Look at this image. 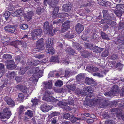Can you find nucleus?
<instances>
[{"label":"nucleus","instance_id":"32","mask_svg":"<svg viewBox=\"0 0 124 124\" xmlns=\"http://www.w3.org/2000/svg\"><path fill=\"white\" fill-rule=\"evenodd\" d=\"M68 16V14L66 13H62L57 14L56 17H67Z\"/></svg>","mask_w":124,"mask_h":124},{"label":"nucleus","instance_id":"31","mask_svg":"<svg viewBox=\"0 0 124 124\" xmlns=\"http://www.w3.org/2000/svg\"><path fill=\"white\" fill-rule=\"evenodd\" d=\"M103 50V48H101L97 46H96L94 48L93 52L97 53H99L102 51Z\"/></svg>","mask_w":124,"mask_h":124},{"label":"nucleus","instance_id":"37","mask_svg":"<svg viewBox=\"0 0 124 124\" xmlns=\"http://www.w3.org/2000/svg\"><path fill=\"white\" fill-rule=\"evenodd\" d=\"M87 68L91 71H97L99 70V69L95 67L90 66H88Z\"/></svg>","mask_w":124,"mask_h":124},{"label":"nucleus","instance_id":"39","mask_svg":"<svg viewBox=\"0 0 124 124\" xmlns=\"http://www.w3.org/2000/svg\"><path fill=\"white\" fill-rule=\"evenodd\" d=\"M109 53L108 50V49H106L102 53L101 56L103 57H106L108 55Z\"/></svg>","mask_w":124,"mask_h":124},{"label":"nucleus","instance_id":"21","mask_svg":"<svg viewBox=\"0 0 124 124\" xmlns=\"http://www.w3.org/2000/svg\"><path fill=\"white\" fill-rule=\"evenodd\" d=\"M84 4H82L80 7V8L81 9H83V8L85 9V7H86L88 6H91V3H93L90 2L87 0H84Z\"/></svg>","mask_w":124,"mask_h":124},{"label":"nucleus","instance_id":"10","mask_svg":"<svg viewBox=\"0 0 124 124\" xmlns=\"http://www.w3.org/2000/svg\"><path fill=\"white\" fill-rule=\"evenodd\" d=\"M52 108V107L51 106H50L46 104L42 105L40 107L41 110L44 112H47Z\"/></svg>","mask_w":124,"mask_h":124},{"label":"nucleus","instance_id":"30","mask_svg":"<svg viewBox=\"0 0 124 124\" xmlns=\"http://www.w3.org/2000/svg\"><path fill=\"white\" fill-rule=\"evenodd\" d=\"M34 14L32 11H30L28 13V15L27 16V20L29 21L32 19V17L33 16Z\"/></svg>","mask_w":124,"mask_h":124},{"label":"nucleus","instance_id":"54","mask_svg":"<svg viewBox=\"0 0 124 124\" xmlns=\"http://www.w3.org/2000/svg\"><path fill=\"white\" fill-rule=\"evenodd\" d=\"M34 69L35 71V73L34 74H36L37 73H42V75H43V73L42 72V71L41 70H39V67H38L35 68H34Z\"/></svg>","mask_w":124,"mask_h":124},{"label":"nucleus","instance_id":"45","mask_svg":"<svg viewBox=\"0 0 124 124\" xmlns=\"http://www.w3.org/2000/svg\"><path fill=\"white\" fill-rule=\"evenodd\" d=\"M40 99H37V98L35 97L34 99L31 100V102H32L33 105H36L38 104L39 100Z\"/></svg>","mask_w":124,"mask_h":124},{"label":"nucleus","instance_id":"26","mask_svg":"<svg viewBox=\"0 0 124 124\" xmlns=\"http://www.w3.org/2000/svg\"><path fill=\"white\" fill-rule=\"evenodd\" d=\"M46 48H48L52 46L53 41L51 38H48L47 40L46 41Z\"/></svg>","mask_w":124,"mask_h":124},{"label":"nucleus","instance_id":"1","mask_svg":"<svg viewBox=\"0 0 124 124\" xmlns=\"http://www.w3.org/2000/svg\"><path fill=\"white\" fill-rule=\"evenodd\" d=\"M52 25H50L49 26V23L48 22H46L44 23V32L45 34H47L52 35Z\"/></svg>","mask_w":124,"mask_h":124},{"label":"nucleus","instance_id":"64","mask_svg":"<svg viewBox=\"0 0 124 124\" xmlns=\"http://www.w3.org/2000/svg\"><path fill=\"white\" fill-rule=\"evenodd\" d=\"M71 115H70L68 113H65L63 115L64 118L65 119H69L70 118V116Z\"/></svg>","mask_w":124,"mask_h":124},{"label":"nucleus","instance_id":"61","mask_svg":"<svg viewBox=\"0 0 124 124\" xmlns=\"http://www.w3.org/2000/svg\"><path fill=\"white\" fill-rule=\"evenodd\" d=\"M16 28L15 27L11 26V28L9 30L8 32L13 33L15 31Z\"/></svg>","mask_w":124,"mask_h":124},{"label":"nucleus","instance_id":"43","mask_svg":"<svg viewBox=\"0 0 124 124\" xmlns=\"http://www.w3.org/2000/svg\"><path fill=\"white\" fill-rule=\"evenodd\" d=\"M1 39L4 41L8 42L10 39L8 37L5 36H2L1 37Z\"/></svg>","mask_w":124,"mask_h":124},{"label":"nucleus","instance_id":"25","mask_svg":"<svg viewBox=\"0 0 124 124\" xmlns=\"http://www.w3.org/2000/svg\"><path fill=\"white\" fill-rule=\"evenodd\" d=\"M108 11L107 10H104L103 11V16L104 18L103 19H107L108 20L109 18V16H111L113 14L112 13H110V15L109 14H107Z\"/></svg>","mask_w":124,"mask_h":124},{"label":"nucleus","instance_id":"58","mask_svg":"<svg viewBox=\"0 0 124 124\" xmlns=\"http://www.w3.org/2000/svg\"><path fill=\"white\" fill-rule=\"evenodd\" d=\"M85 47L86 48H92L93 47L92 45L90 44L85 43Z\"/></svg>","mask_w":124,"mask_h":124},{"label":"nucleus","instance_id":"15","mask_svg":"<svg viewBox=\"0 0 124 124\" xmlns=\"http://www.w3.org/2000/svg\"><path fill=\"white\" fill-rule=\"evenodd\" d=\"M71 8V6L70 3L64 4L63 6L62 9L64 11L67 12L70 11Z\"/></svg>","mask_w":124,"mask_h":124},{"label":"nucleus","instance_id":"34","mask_svg":"<svg viewBox=\"0 0 124 124\" xmlns=\"http://www.w3.org/2000/svg\"><path fill=\"white\" fill-rule=\"evenodd\" d=\"M50 62H55L56 63L59 62V60L58 57H55L52 56L51 57L50 59Z\"/></svg>","mask_w":124,"mask_h":124},{"label":"nucleus","instance_id":"59","mask_svg":"<svg viewBox=\"0 0 124 124\" xmlns=\"http://www.w3.org/2000/svg\"><path fill=\"white\" fill-rule=\"evenodd\" d=\"M57 121V118L56 117L52 118L51 119V123L52 124H55L56 123Z\"/></svg>","mask_w":124,"mask_h":124},{"label":"nucleus","instance_id":"5","mask_svg":"<svg viewBox=\"0 0 124 124\" xmlns=\"http://www.w3.org/2000/svg\"><path fill=\"white\" fill-rule=\"evenodd\" d=\"M3 113V116L0 113V118L1 119H4L5 118L9 119L12 114L9 110V108H6L4 109Z\"/></svg>","mask_w":124,"mask_h":124},{"label":"nucleus","instance_id":"2","mask_svg":"<svg viewBox=\"0 0 124 124\" xmlns=\"http://www.w3.org/2000/svg\"><path fill=\"white\" fill-rule=\"evenodd\" d=\"M119 90L118 87L116 85L114 86L111 88V90L109 92L105 93L104 94L107 96H111L112 95L114 96L118 93Z\"/></svg>","mask_w":124,"mask_h":124},{"label":"nucleus","instance_id":"40","mask_svg":"<svg viewBox=\"0 0 124 124\" xmlns=\"http://www.w3.org/2000/svg\"><path fill=\"white\" fill-rule=\"evenodd\" d=\"M124 41V36L119 35L117 41L119 43L123 42Z\"/></svg>","mask_w":124,"mask_h":124},{"label":"nucleus","instance_id":"16","mask_svg":"<svg viewBox=\"0 0 124 124\" xmlns=\"http://www.w3.org/2000/svg\"><path fill=\"white\" fill-rule=\"evenodd\" d=\"M84 28V26L80 23H78L75 26V30L78 33H79L83 30Z\"/></svg>","mask_w":124,"mask_h":124},{"label":"nucleus","instance_id":"62","mask_svg":"<svg viewBox=\"0 0 124 124\" xmlns=\"http://www.w3.org/2000/svg\"><path fill=\"white\" fill-rule=\"evenodd\" d=\"M44 9L41 8L39 9L36 10V12L38 14H41L44 11Z\"/></svg>","mask_w":124,"mask_h":124},{"label":"nucleus","instance_id":"50","mask_svg":"<svg viewBox=\"0 0 124 124\" xmlns=\"http://www.w3.org/2000/svg\"><path fill=\"white\" fill-rule=\"evenodd\" d=\"M25 114L31 118L33 116V113L32 111L28 110L26 112Z\"/></svg>","mask_w":124,"mask_h":124},{"label":"nucleus","instance_id":"46","mask_svg":"<svg viewBox=\"0 0 124 124\" xmlns=\"http://www.w3.org/2000/svg\"><path fill=\"white\" fill-rule=\"evenodd\" d=\"M63 85V83L61 80H58L55 83V85L56 86L60 87Z\"/></svg>","mask_w":124,"mask_h":124},{"label":"nucleus","instance_id":"35","mask_svg":"<svg viewBox=\"0 0 124 124\" xmlns=\"http://www.w3.org/2000/svg\"><path fill=\"white\" fill-rule=\"evenodd\" d=\"M73 46L74 47L75 49L78 50H80L82 48L80 45L78 43H73Z\"/></svg>","mask_w":124,"mask_h":124},{"label":"nucleus","instance_id":"18","mask_svg":"<svg viewBox=\"0 0 124 124\" xmlns=\"http://www.w3.org/2000/svg\"><path fill=\"white\" fill-rule=\"evenodd\" d=\"M43 83L45 85L44 88L45 89H51L52 87V82L51 80H49L48 81L43 82Z\"/></svg>","mask_w":124,"mask_h":124},{"label":"nucleus","instance_id":"13","mask_svg":"<svg viewBox=\"0 0 124 124\" xmlns=\"http://www.w3.org/2000/svg\"><path fill=\"white\" fill-rule=\"evenodd\" d=\"M7 68L8 69H13L16 67V65L15 64L13 61L10 60L9 61V63L6 66Z\"/></svg>","mask_w":124,"mask_h":124},{"label":"nucleus","instance_id":"49","mask_svg":"<svg viewBox=\"0 0 124 124\" xmlns=\"http://www.w3.org/2000/svg\"><path fill=\"white\" fill-rule=\"evenodd\" d=\"M76 79L77 81H79L82 80L84 78V76L82 74H80L76 77Z\"/></svg>","mask_w":124,"mask_h":124},{"label":"nucleus","instance_id":"24","mask_svg":"<svg viewBox=\"0 0 124 124\" xmlns=\"http://www.w3.org/2000/svg\"><path fill=\"white\" fill-rule=\"evenodd\" d=\"M76 85L74 84L71 85H68L67 86V88L69 90L68 91L70 93H72L71 92V90L72 91H74L76 88Z\"/></svg>","mask_w":124,"mask_h":124},{"label":"nucleus","instance_id":"33","mask_svg":"<svg viewBox=\"0 0 124 124\" xmlns=\"http://www.w3.org/2000/svg\"><path fill=\"white\" fill-rule=\"evenodd\" d=\"M101 34L102 38L104 39L108 40H109V38L108 37V35L103 32H101Z\"/></svg>","mask_w":124,"mask_h":124},{"label":"nucleus","instance_id":"48","mask_svg":"<svg viewBox=\"0 0 124 124\" xmlns=\"http://www.w3.org/2000/svg\"><path fill=\"white\" fill-rule=\"evenodd\" d=\"M24 95L22 93H20L18 96V101H20L21 102L23 100L24 98Z\"/></svg>","mask_w":124,"mask_h":124},{"label":"nucleus","instance_id":"41","mask_svg":"<svg viewBox=\"0 0 124 124\" xmlns=\"http://www.w3.org/2000/svg\"><path fill=\"white\" fill-rule=\"evenodd\" d=\"M58 105L60 106L62 108H64L65 107V106L67 105V103L65 102L60 101L58 104Z\"/></svg>","mask_w":124,"mask_h":124},{"label":"nucleus","instance_id":"14","mask_svg":"<svg viewBox=\"0 0 124 124\" xmlns=\"http://www.w3.org/2000/svg\"><path fill=\"white\" fill-rule=\"evenodd\" d=\"M16 87L18 89L20 90L23 93H28L29 92V89L27 88L25 86L18 85H16Z\"/></svg>","mask_w":124,"mask_h":124},{"label":"nucleus","instance_id":"7","mask_svg":"<svg viewBox=\"0 0 124 124\" xmlns=\"http://www.w3.org/2000/svg\"><path fill=\"white\" fill-rule=\"evenodd\" d=\"M42 33V30L38 29L34 30L32 33L33 39L36 40L37 39V36H41Z\"/></svg>","mask_w":124,"mask_h":124},{"label":"nucleus","instance_id":"17","mask_svg":"<svg viewBox=\"0 0 124 124\" xmlns=\"http://www.w3.org/2000/svg\"><path fill=\"white\" fill-rule=\"evenodd\" d=\"M4 100L7 104L12 106L15 105L14 101L9 97L8 96L6 97L5 98Z\"/></svg>","mask_w":124,"mask_h":124},{"label":"nucleus","instance_id":"23","mask_svg":"<svg viewBox=\"0 0 124 124\" xmlns=\"http://www.w3.org/2000/svg\"><path fill=\"white\" fill-rule=\"evenodd\" d=\"M16 73L13 71L12 72H8L7 73V76L8 78L12 79L13 78L15 77L16 76Z\"/></svg>","mask_w":124,"mask_h":124},{"label":"nucleus","instance_id":"28","mask_svg":"<svg viewBox=\"0 0 124 124\" xmlns=\"http://www.w3.org/2000/svg\"><path fill=\"white\" fill-rule=\"evenodd\" d=\"M46 51L47 53H49L52 55H53L55 53L54 49L53 47H51L46 48Z\"/></svg>","mask_w":124,"mask_h":124},{"label":"nucleus","instance_id":"51","mask_svg":"<svg viewBox=\"0 0 124 124\" xmlns=\"http://www.w3.org/2000/svg\"><path fill=\"white\" fill-rule=\"evenodd\" d=\"M39 62L38 60H34L31 61L30 62V64L31 66H34L37 64Z\"/></svg>","mask_w":124,"mask_h":124},{"label":"nucleus","instance_id":"11","mask_svg":"<svg viewBox=\"0 0 124 124\" xmlns=\"http://www.w3.org/2000/svg\"><path fill=\"white\" fill-rule=\"evenodd\" d=\"M42 76L41 73L34 74L33 76L31 77L29 80L31 81L37 82L39 78Z\"/></svg>","mask_w":124,"mask_h":124},{"label":"nucleus","instance_id":"47","mask_svg":"<svg viewBox=\"0 0 124 124\" xmlns=\"http://www.w3.org/2000/svg\"><path fill=\"white\" fill-rule=\"evenodd\" d=\"M85 83L88 84L90 85V84L93 83V80L87 77L85 79Z\"/></svg>","mask_w":124,"mask_h":124},{"label":"nucleus","instance_id":"6","mask_svg":"<svg viewBox=\"0 0 124 124\" xmlns=\"http://www.w3.org/2000/svg\"><path fill=\"white\" fill-rule=\"evenodd\" d=\"M53 93L52 92L49 90L45 91V94L42 98L43 100H45L48 102H52L53 101V98L50 95Z\"/></svg>","mask_w":124,"mask_h":124},{"label":"nucleus","instance_id":"9","mask_svg":"<svg viewBox=\"0 0 124 124\" xmlns=\"http://www.w3.org/2000/svg\"><path fill=\"white\" fill-rule=\"evenodd\" d=\"M59 0H44V4L45 6H47L48 4L52 7H54L58 3Z\"/></svg>","mask_w":124,"mask_h":124},{"label":"nucleus","instance_id":"22","mask_svg":"<svg viewBox=\"0 0 124 124\" xmlns=\"http://www.w3.org/2000/svg\"><path fill=\"white\" fill-rule=\"evenodd\" d=\"M103 100L98 98H94L93 100L91 99L90 101L91 104H96V103H99L100 102L102 101Z\"/></svg>","mask_w":124,"mask_h":124},{"label":"nucleus","instance_id":"19","mask_svg":"<svg viewBox=\"0 0 124 124\" xmlns=\"http://www.w3.org/2000/svg\"><path fill=\"white\" fill-rule=\"evenodd\" d=\"M23 11L19 10L15 11L14 13H12V15L14 17H19L23 15Z\"/></svg>","mask_w":124,"mask_h":124},{"label":"nucleus","instance_id":"42","mask_svg":"<svg viewBox=\"0 0 124 124\" xmlns=\"http://www.w3.org/2000/svg\"><path fill=\"white\" fill-rule=\"evenodd\" d=\"M66 51L70 55H73L75 52L74 50L73 49L69 48H67Z\"/></svg>","mask_w":124,"mask_h":124},{"label":"nucleus","instance_id":"53","mask_svg":"<svg viewBox=\"0 0 124 124\" xmlns=\"http://www.w3.org/2000/svg\"><path fill=\"white\" fill-rule=\"evenodd\" d=\"M115 14L118 17H120L122 15V12L121 10H117L114 11Z\"/></svg>","mask_w":124,"mask_h":124},{"label":"nucleus","instance_id":"3","mask_svg":"<svg viewBox=\"0 0 124 124\" xmlns=\"http://www.w3.org/2000/svg\"><path fill=\"white\" fill-rule=\"evenodd\" d=\"M111 16H109L108 20L102 19L101 21V24L104 23H107L111 26L114 27L116 25V23L113 21H112L113 17V14Z\"/></svg>","mask_w":124,"mask_h":124},{"label":"nucleus","instance_id":"12","mask_svg":"<svg viewBox=\"0 0 124 124\" xmlns=\"http://www.w3.org/2000/svg\"><path fill=\"white\" fill-rule=\"evenodd\" d=\"M43 40V39L41 38L37 42L36 47L37 49L39 50H42L44 49Z\"/></svg>","mask_w":124,"mask_h":124},{"label":"nucleus","instance_id":"55","mask_svg":"<svg viewBox=\"0 0 124 124\" xmlns=\"http://www.w3.org/2000/svg\"><path fill=\"white\" fill-rule=\"evenodd\" d=\"M69 119L72 123H74L76 121V118L74 117L73 115H71Z\"/></svg>","mask_w":124,"mask_h":124},{"label":"nucleus","instance_id":"60","mask_svg":"<svg viewBox=\"0 0 124 124\" xmlns=\"http://www.w3.org/2000/svg\"><path fill=\"white\" fill-rule=\"evenodd\" d=\"M123 65L120 63H118L116 66V68H117L120 69H121L123 67Z\"/></svg>","mask_w":124,"mask_h":124},{"label":"nucleus","instance_id":"56","mask_svg":"<svg viewBox=\"0 0 124 124\" xmlns=\"http://www.w3.org/2000/svg\"><path fill=\"white\" fill-rule=\"evenodd\" d=\"M64 21V18H61L58 20L57 21H54V24L56 23H61Z\"/></svg>","mask_w":124,"mask_h":124},{"label":"nucleus","instance_id":"36","mask_svg":"<svg viewBox=\"0 0 124 124\" xmlns=\"http://www.w3.org/2000/svg\"><path fill=\"white\" fill-rule=\"evenodd\" d=\"M3 59H10L12 57V56L8 53H6L3 55Z\"/></svg>","mask_w":124,"mask_h":124},{"label":"nucleus","instance_id":"63","mask_svg":"<svg viewBox=\"0 0 124 124\" xmlns=\"http://www.w3.org/2000/svg\"><path fill=\"white\" fill-rule=\"evenodd\" d=\"M120 9L122 12L124 13V4L119 5Z\"/></svg>","mask_w":124,"mask_h":124},{"label":"nucleus","instance_id":"4","mask_svg":"<svg viewBox=\"0 0 124 124\" xmlns=\"http://www.w3.org/2000/svg\"><path fill=\"white\" fill-rule=\"evenodd\" d=\"M92 89L90 87H88L86 88H84L83 90L82 91V95H87V96L86 97V99H88V100L90 99L88 98H90L93 95V94L91 92H89L90 91H92Z\"/></svg>","mask_w":124,"mask_h":124},{"label":"nucleus","instance_id":"20","mask_svg":"<svg viewBox=\"0 0 124 124\" xmlns=\"http://www.w3.org/2000/svg\"><path fill=\"white\" fill-rule=\"evenodd\" d=\"M121 111L122 110L121 109L117 108L111 109V112H114V113L118 117V115H121Z\"/></svg>","mask_w":124,"mask_h":124},{"label":"nucleus","instance_id":"52","mask_svg":"<svg viewBox=\"0 0 124 124\" xmlns=\"http://www.w3.org/2000/svg\"><path fill=\"white\" fill-rule=\"evenodd\" d=\"M10 14V13L9 11H7L4 13V16L6 20H7L9 17Z\"/></svg>","mask_w":124,"mask_h":124},{"label":"nucleus","instance_id":"44","mask_svg":"<svg viewBox=\"0 0 124 124\" xmlns=\"http://www.w3.org/2000/svg\"><path fill=\"white\" fill-rule=\"evenodd\" d=\"M106 73L102 71L99 73H95L93 74L94 76L97 75L99 77H102L103 76V75H105Z\"/></svg>","mask_w":124,"mask_h":124},{"label":"nucleus","instance_id":"38","mask_svg":"<svg viewBox=\"0 0 124 124\" xmlns=\"http://www.w3.org/2000/svg\"><path fill=\"white\" fill-rule=\"evenodd\" d=\"M27 70L26 68H23L22 67L20 69V70L19 71V73L20 74H24Z\"/></svg>","mask_w":124,"mask_h":124},{"label":"nucleus","instance_id":"27","mask_svg":"<svg viewBox=\"0 0 124 124\" xmlns=\"http://www.w3.org/2000/svg\"><path fill=\"white\" fill-rule=\"evenodd\" d=\"M16 45H15V47L16 48H18L19 47V45H21V46H23L24 48H26L27 45L26 43H22L20 41H17L16 42Z\"/></svg>","mask_w":124,"mask_h":124},{"label":"nucleus","instance_id":"8","mask_svg":"<svg viewBox=\"0 0 124 124\" xmlns=\"http://www.w3.org/2000/svg\"><path fill=\"white\" fill-rule=\"evenodd\" d=\"M70 23L69 21H67L63 23L62 25V26L61 27V30H59L60 32L61 33L66 31L70 28Z\"/></svg>","mask_w":124,"mask_h":124},{"label":"nucleus","instance_id":"29","mask_svg":"<svg viewBox=\"0 0 124 124\" xmlns=\"http://www.w3.org/2000/svg\"><path fill=\"white\" fill-rule=\"evenodd\" d=\"M59 10V8L58 7H55L53 11V16H52L53 18H55L56 17L57 15V13H58Z\"/></svg>","mask_w":124,"mask_h":124},{"label":"nucleus","instance_id":"57","mask_svg":"<svg viewBox=\"0 0 124 124\" xmlns=\"http://www.w3.org/2000/svg\"><path fill=\"white\" fill-rule=\"evenodd\" d=\"M12 25H8L5 26L4 28L5 31L7 32H8L9 30L11 28Z\"/></svg>","mask_w":124,"mask_h":124}]
</instances>
